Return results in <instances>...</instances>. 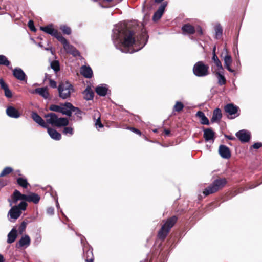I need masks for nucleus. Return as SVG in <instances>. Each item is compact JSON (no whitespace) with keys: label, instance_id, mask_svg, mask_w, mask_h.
<instances>
[{"label":"nucleus","instance_id":"obj_1","mask_svg":"<svg viewBox=\"0 0 262 262\" xmlns=\"http://www.w3.org/2000/svg\"><path fill=\"white\" fill-rule=\"evenodd\" d=\"M134 33L127 29L124 23L115 26L112 36L115 47L122 52L133 53L141 49L146 43L148 36L145 30L135 39Z\"/></svg>","mask_w":262,"mask_h":262},{"label":"nucleus","instance_id":"obj_2","mask_svg":"<svg viewBox=\"0 0 262 262\" xmlns=\"http://www.w3.org/2000/svg\"><path fill=\"white\" fill-rule=\"evenodd\" d=\"M11 208L8 213V218L11 222H15L21 214L22 211L26 209L27 203L21 201L18 205L11 206Z\"/></svg>","mask_w":262,"mask_h":262},{"label":"nucleus","instance_id":"obj_3","mask_svg":"<svg viewBox=\"0 0 262 262\" xmlns=\"http://www.w3.org/2000/svg\"><path fill=\"white\" fill-rule=\"evenodd\" d=\"M45 117L46 119V123L51 124L53 126H66L69 124L67 118H59L55 113L48 114L45 115Z\"/></svg>","mask_w":262,"mask_h":262},{"label":"nucleus","instance_id":"obj_4","mask_svg":"<svg viewBox=\"0 0 262 262\" xmlns=\"http://www.w3.org/2000/svg\"><path fill=\"white\" fill-rule=\"evenodd\" d=\"M59 95L62 99L69 98L71 94L74 92L73 85L68 81L61 82L58 88Z\"/></svg>","mask_w":262,"mask_h":262},{"label":"nucleus","instance_id":"obj_5","mask_svg":"<svg viewBox=\"0 0 262 262\" xmlns=\"http://www.w3.org/2000/svg\"><path fill=\"white\" fill-rule=\"evenodd\" d=\"M177 220V217L176 216H173L167 220L159 231L158 236L159 238L162 239L165 238L170 229L176 223Z\"/></svg>","mask_w":262,"mask_h":262},{"label":"nucleus","instance_id":"obj_6","mask_svg":"<svg viewBox=\"0 0 262 262\" xmlns=\"http://www.w3.org/2000/svg\"><path fill=\"white\" fill-rule=\"evenodd\" d=\"M226 184V180L225 179H217L204 190L203 193L206 196L213 193L223 187Z\"/></svg>","mask_w":262,"mask_h":262},{"label":"nucleus","instance_id":"obj_7","mask_svg":"<svg viewBox=\"0 0 262 262\" xmlns=\"http://www.w3.org/2000/svg\"><path fill=\"white\" fill-rule=\"evenodd\" d=\"M209 67L202 61L196 62L193 68L194 74L198 77H204L209 74Z\"/></svg>","mask_w":262,"mask_h":262},{"label":"nucleus","instance_id":"obj_8","mask_svg":"<svg viewBox=\"0 0 262 262\" xmlns=\"http://www.w3.org/2000/svg\"><path fill=\"white\" fill-rule=\"evenodd\" d=\"M29 195L23 194L18 190H15L10 199H8L10 206L16 204L19 200L22 201H26L28 202Z\"/></svg>","mask_w":262,"mask_h":262},{"label":"nucleus","instance_id":"obj_9","mask_svg":"<svg viewBox=\"0 0 262 262\" xmlns=\"http://www.w3.org/2000/svg\"><path fill=\"white\" fill-rule=\"evenodd\" d=\"M59 41L63 45L64 50L68 53L72 54L75 57L80 55L79 52L75 47L69 44L64 37H60Z\"/></svg>","mask_w":262,"mask_h":262},{"label":"nucleus","instance_id":"obj_10","mask_svg":"<svg viewBox=\"0 0 262 262\" xmlns=\"http://www.w3.org/2000/svg\"><path fill=\"white\" fill-rule=\"evenodd\" d=\"M225 112L228 113V118L233 119L239 115L238 113V107L234 105L233 103L227 104L224 107Z\"/></svg>","mask_w":262,"mask_h":262},{"label":"nucleus","instance_id":"obj_11","mask_svg":"<svg viewBox=\"0 0 262 262\" xmlns=\"http://www.w3.org/2000/svg\"><path fill=\"white\" fill-rule=\"evenodd\" d=\"M40 30L56 37L59 41L60 40V37H63L60 33L53 28V26L52 24L45 27H41Z\"/></svg>","mask_w":262,"mask_h":262},{"label":"nucleus","instance_id":"obj_12","mask_svg":"<svg viewBox=\"0 0 262 262\" xmlns=\"http://www.w3.org/2000/svg\"><path fill=\"white\" fill-rule=\"evenodd\" d=\"M31 239L29 235L25 234L23 235L16 244V247L18 249H26L30 246Z\"/></svg>","mask_w":262,"mask_h":262},{"label":"nucleus","instance_id":"obj_13","mask_svg":"<svg viewBox=\"0 0 262 262\" xmlns=\"http://www.w3.org/2000/svg\"><path fill=\"white\" fill-rule=\"evenodd\" d=\"M236 136L242 142H247L250 138V133L245 129L237 132Z\"/></svg>","mask_w":262,"mask_h":262},{"label":"nucleus","instance_id":"obj_14","mask_svg":"<svg viewBox=\"0 0 262 262\" xmlns=\"http://www.w3.org/2000/svg\"><path fill=\"white\" fill-rule=\"evenodd\" d=\"M219 152L223 158L228 159L231 157L230 150L226 145H221L219 148Z\"/></svg>","mask_w":262,"mask_h":262},{"label":"nucleus","instance_id":"obj_15","mask_svg":"<svg viewBox=\"0 0 262 262\" xmlns=\"http://www.w3.org/2000/svg\"><path fill=\"white\" fill-rule=\"evenodd\" d=\"M13 76L18 80L24 81L26 80V75L23 70L19 68H16L13 70Z\"/></svg>","mask_w":262,"mask_h":262},{"label":"nucleus","instance_id":"obj_16","mask_svg":"<svg viewBox=\"0 0 262 262\" xmlns=\"http://www.w3.org/2000/svg\"><path fill=\"white\" fill-rule=\"evenodd\" d=\"M166 6L167 2H164L160 5L157 11L154 14L153 20L154 21H157L161 17Z\"/></svg>","mask_w":262,"mask_h":262},{"label":"nucleus","instance_id":"obj_17","mask_svg":"<svg viewBox=\"0 0 262 262\" xmlns=\"http://www.w3.org/2000/svg\"><path fill=\"white\" fill-rule=\"evenodd\" d=\"M31 116L32 119L36 123L44 128H48V125L37 113L32 112Z\"/></svg>","mask_w":262,"mask_h":262},{"label":"nucleus","instance_id":"obj_18","mask_svg":"<svg viewBox=\"0 0 262 262\" xmlns=\"http://www.w3.org/2000/svg\"><path fill=\"white\" fill-rule=\"evenodd\" d=\"M31 93L33 94H38L46 99H48L49 97L48 88L46 87L37 88Z\"/></svg>","mask_w":262,"mask_h":262},{"label":"nucleus","instance_id":"obj_19","mask_svg":"<svg viewBox=\"0 0 262 262\" xmlns=\"http://www.w3.org/2000/svg\"><path fill=\"white\" fill-rule=\"evenodd\" d=\"M6 113L8 116L11 118H18L20 116L18 111L13 106H9L6 109Z\"/></svg>","mask_w":262,"mask_h":262},{"label":"nucleus","instance_id":"obj_20","mask_svg":"<svg viewBox=\"0 0 262 262\" xmlns=\"http://www.w3.org/2000/svg\"><path fill=\"white\" fill-rule=\"evenodd\" d=\"M224 51L226 53V55H225L224 61V64L226 68V69L230 72H233L234 70H232L231 67V64L232 63V58L230 55L228 54L227 50L225 49L224 50Z\"/></svg>","mask_w":262,"mask_h":262},{"label":"nucleus","instance_id":"obj_21","mask_svg":"<svg viewBox=\"0 0 262 262\" xmlns=\"http://www.w3.org/2000/svg\"><path fill=\"white\" fill-rule=\"evenodd\" d=\"M80 73L84 77L87 78H90L92 77L93 71L90 67L83 66L80 68Z\"/></svg>","mask_w":262,"mask_h":262},{"label":"nucleus","instance_id":"obj_22","mask_svg":"<svg viewBox=\"0 0 262 262\" xmlns=\"http://www.w3.org/2000/svg\"><path fill=\"white\" fill-rule=\"evenodd\" d=\"M17 236V231L16 228H13L8 234L7 242L8 244L13 243L16 239Z\"/></svg>","mask_w":262,"mask_h":262},{"label":"nucleus","instance_id":"obj_23","mask_svg":"<svg viewBox=\"0 0 262 262\" xmlns=\"http://www.w3.org/2000/svg\"><path fill=\"white\" fill-rule=\"evenodd\" d=\"M47 128L48 130V133L51 138L55 140H59L61 139V134L59 133L57 131H56L55 129L51 128L49 127L48 126V128Z\"/></svg>","mask_w":262,"mask_h":262},{"label":"nucleus","instance_id":"obj_24","mask_svg":"<svg viewBox=\"0 0 262 262\" xmlns=\"http://www.w3.org/2000/svg\"><path fill=\"white\" fill-rule=\"evenodd\" d=\"M222 114L221 110L220 108H216L214 110L213 115L211 119L212 122H219L221 119Z\"/></svg>","mask_w":262,"mask_h":262},{"label":"nucleus","instance_id":"obj_25","mask_svg":"<svg viewBox=\"0 0 262 262\" xmlns=\"http://www.w3.org/2000/svg\"><path fill=\"white\" fill-rule=\"evenodd\" d=\"M214 133L210 128L204 130V138L206 141L212 140L213 141Z\"/></svg>","mask_w":262,"mask_h":262},{"label":"nucleus","instance_id":"obj_26","mask_svg":"<svg viewBox=\"0 0 262 262\" xmlns=\"http://www.w3.org/2000/svg\"><path fill=\"white\" fill-rule=\"evenodd\" d=\"M215 51V47H214L213 49L212 60L214 61V63H215L217 67V71L223 70V68L222 65V63L218 58L217 56L216 55Z\"/></svg>","mask_w":262,"mask_h":262},{"label":"nucleus","instance_id":"obj_27","mask_svg":"<svg viewBox=\"0 0 262 262\" xmlns=\"http://www.w3.org/2000/svg\"><path fill=\"white\" fill-rule=\"evenodd\" d=\"M182 31L185 34H193L195 32L194 27L190 24H185L182 28Z\"/></svg>","mask_w":262,"mask_h":262},{"label":"nucleus","instance_id":"obj_28","mask_svg":"<svg viewBox=\"0 0 262 262\" xmlns=\"http://www.w3.org/2000/svg\"><path fill=\"white\" fill-rule=\"evenodd\" d=\"M222 70L216 71L214 73L217 77L218 83L220 85H224L226 83V80L225 77L222 74Z\"/></svg>","mask_w":262,"mask_h":262},{"label":"nucleus","instance_id":"obj_29","mask_svg":"<svg viewBox=\"0 0 262 262\" xmlns=\"http://www.w3.org/2000/svg\"><path fill=\"white\" fill-rule=\"evenodd\" d=\"M95 91L98 95L104 96L107 94L108 88L105 85H100L96 88Z\"/></svg>","mask_w":262,"mask_h":262},{"label":"nucleus","instance_id":"obj_30","mask_svg":"<svg viewBox=\"0 0 262 262\" xmlns=\"http://www.w3.org/2000/svg\"><path fill=\"white\" fill-rule=\"evenodd\" d=\"M196 116L200 118L201 124L209 125V120L208 118L205 116L203 112L201 111H198L196 113Z\"/></svg>","mask_w":262,"mask_h":262},{"label":"nucleus","instance_id":"obj_31","mask_svg":"<svg viewBox=\"0 0 262 262\" xmlns=\"http://www.w3.org/2000/svg\"><path fill=\"white\" fill-rule=\"evenodd\" d=\"M84 98L87 100H90L93 99L94 97V93L90 88H87L83 92Z\"/></svg>","mask_w":262,"mask_h":262},{"label":"nucleus","instance_id":"obj_32","mask_svg":"<svg viewBox=\"0 0 262 262\" xmlns=\"http://www.w3.org/2000/svg\"><path fill=\"white\" fill-rule=\"evenodd\" d=\"M40 199V198L37 194L32 193L29 194L28 202H32L35 204H37L39 202Z\"/></svg>","mask_w":262,"mask_h":262},{"label":"nucleus","instance_id":"obj_33","mask_svg":"<svg viewBox=\"0 0 262 262\" xmlns=\"http://www.w3.org/2000/svg\"><path fill=\"white\" fill-rule=\"evenodd\" d=\"M10 64V62L7 58L5 55H0V65L7 66L9 69H12L11 67H9Z\"/></svg>","mask_w":262,"mask_h":262},{"label":"nucleus","instance_id":"obj_34","mask_svg":"<svg viewBox=\"0 0 262 262\" xmlns=\"http://www.w3.org/2000/svg\"><path fill=\"white\" fill-rule=\"evenodd\" d=\"M66 106L67 107L71 109V114L72 112L75 113V114L76 115H79L81 114V111L78 108L73 106L71 103H66Z\"/></svg>","mask_w":262,"mask_h":262},{"label":"nucleus","instance_id":"obj_35","mask_svg":"<svg viewBox=\"0 0 262 262\" xmlns=\"http://www.w3.org/2000/svg\"><path fill=\"white\" fill-rule=\"evenodd\" d=\"M61 106V109L60 110L61 111L60 113H62L63 114L66 115L68 116H71V109L67 107L66 106V103H64V105H63L62 106Z\"/></svg>","mask_w":262,"mask_h":262},{"label":"nucleus","instance_id":"obj_36","mask_svg":"<svg viewBox=\"0 0 262 262\" xmlns=\"http://www.w3.org/2000/svg\"><path fill=\"white\" fill-rule=\"evenodd\" d=\"M215 36L217 39L221 37L223 32V29L221 26L219 24L216 25L215 28Z\"/></svg>","mask_w":262,"mask_h":262},{"label":"nucleus","instance_id":"obj_37","mask_svg":"<svg viewBox=\"0 0 262 262\" xmlns=\"http://www.w3.org/2000/svg\"><path fill=\"white\" fill-rule=\"evenodd\" d=\"M86 259H85V261L86 262H93L94 261V258H93V252H92V250H88L86 252Z\"/></svg>","mask_w":262,"mask_h":262},{"label":"nucleus","instance_id":"obj_38","mask_svg":"<svg viewBox=\"0 0 262 262\" xmlns=\"http://www.w3.org/2000/svg\"><path fill=\"white\" fill-rule=\"evenodd\" d=\"M184 105L183 104L179 101H177L176 102L175 105L173 106V111L176 112H180L181 111L183 108H184Z\"/></svg>","mask_w":262,"mask_h":262},{"label":"nucleus","instance_id":"obj_39","mask_svg":"<svg viewBox=\"0 0 262 262\" xmlns=\"http://www.w3.org/2000/svg\"><path fill=\"white\" fill-rule=\"evenodd\" d=\"M51 67L55 72H57L59 71V62L57 60H54L51 62Z\"/></svg>","mask_w":262,"mask_h":262},{"label":"nucleus","instance_id":"obj_40","mask_svg":"<svg viewBox=\"0 0 262 262\" xmlns=\"http://www.w3.org/2000/svg\"><path fill=\"white\" fill-rule=\"evenodd\" d=\"M18 184L24 188H27L28 183L26 179L19 178L17 179Z\"/></svg>","mask_w":262,"mask_h":262},{"label":"nucleus","instance_id":"obj_41","mask_svg":"<svg viewBox=\"0 0 262 262\" xmlns=\"http://www.w3.org/2000/svg\"><path fill=\"white\" fill-rule=\"evenodd\" d=\"M13 171L12 168L9 167H5L0 174V177H4L8 174H9Z\"/></svg>","mask_w":262,"mask_h":262},{"label":"nucleus","instance_id":"obj_42","mask_svg":"<svg viewBox=\"0 0 262 262\" xmlns=\"http://www.w3.org/2000/svg\"><path fill=\"white\" fill-rule=\"evenodd\" d=\"M3 90L4 91L5 95L6 97L10 98L12 97V93L11 90L9 89L8 86H5Z\"/></svg>","mask_w":262,"mask_h":262},{"label":"nucleus","instance_id":"obj_43","mask_svg":"<svg viewBox=\"0 0 262 262\" xmlns=\"http://www.w3.org/2000/svg\"><path fill=\"white\" fill-rule=\"evenodd\" d=\"M60 29L62 30V31L64 34L69 35V34H71V29L67 26H65V25L61 26L60 27Z\"/></svg>","mask_w":262,"mask_h":262},{"label":"nucleus","instance_id":"obj_44","mask_svg":"<svg viewBox=\"0 0 262 262\" xmlns=\"http://www.w3.org/2000/svg\"><path fill=\"white\" fill-rule=\"evenodd\" d=\"M63 133L64 135L69 134L72 135L73 134V129L71 127H65L63 129Z\"/></svg>","mask_w":262,"mask_h":262},{"label":"nucleus","instance_id":"obj_45","mask_svg":"<svg viewBox=\"0 0 262 262\" xmlns=\"http://www.w3.org/2000/svg\"><path fill=\"white\" fill-rule=\"evenodd\" d=\"M61 109V106H59V105H55V104H52V105H50V110L51 111L56 112L60 113Z\"/></svg>","mask_w":262,"mask_h":262},{"label":"nucleus","instance_id":"obj_46","mask_svg":"<svg viewBox=\"0 0 262 262\" xmlns=\"http://www.w3.org/2000/svg\"><path fill=\"white\" fill-rule=\"evenodd\" d=\"M26 226H27V224L26 222H23L20 226V227H19V229H18V231L20 233H23V232L25 231V230L26 229Z\"/></svg>","mask_w":262,"mask_h":262},{"label":"nucleus","instance_id":"obj_47","mask_svg":"<svg viewBox=\"0 0 262 262\" xmlns=\"http://www.w3.org/2000/svg\"><path fill=\"white\" fill-rule=\"evenodd\" d=\"M95 126L97 128H101L103 127V125L100 121V118H98L95 122Z\"/></svg>","mask_w":262,"mask_h":262},{"label":"nucleus","instance_id":"obj_48","mask_svg":"<svg viewBox=\"0 0 262 262\" xmlns=\"http://www.w3.org/2000/svg\"><path fill=\"white\" fill-rule=\"evenodd\" d=\"M28 27L30 28L31 30H32L33 31H35V30H36L35 28V27L34 26L33 22L32 20H29V22H28Z\"/></svg>","mask_w":262,"mask_h":262},{"label":"nucleus","instance_id":"obj_49","mask_svg":"<svg viewBox=\"0 0 262 262\" xmlns=\"http://www.w3.org/2000/svg\"><path fill=\"white\" fill-rule=\"evenodd\" d=\"M252 147H253V148H255V149H259V148H260V147H262V143H259V142L254 143L252 145Z\"/></svg>","mask_w":262,"mask_h":262},{"label":"nucleus","instance_id":"obj_50","mask_svg":"<svg viewBox=\"0 0 262 262\" xmlns=\"http://www.w3.org/2000/svg\"><path fill=\"white\" fill-rule=\"evenodd\" d=\"M50 85L51 87L55 88L57 86V83L56 81H55L53 80L50 79Z\"/></svg>","mask_w":262,"mask_h":262},{"label":"nucleus","instance_id":"obj_51","mask_svg":"<svg viewBox=\"0 0 262 262\" xmlns=\"http://www.w3.org/2000/svg\"><path fill=\"white\" fill-rule=\"evenodd\" d=\"M129 129L130 130H132L133 132H134V133H136L137 134H138V135H140L141 134V132L139 130H138V129H136L135 128L129 127Z\"/></svg>","mask_w":262,"mask_h":262},{"label":"nucleus","instance_id":"obj_52","mask_svg":"<svg viewBox=\"0 0 262 262\" xmlns=\"http://www.w3.org/2000/svg\"><path fill=\"white\" fill-rule=\"evenodd\" d=\"M54 211V208L52 207H49L47 210V212L49 215L53 214Z\"/></svg>","mask_w":262,"mask_h":262},{"label":"nucleus","instance_id":"obj_53","mask_svg":"<svg viewBox=\"0 0 262 262\" xmlns=\"http://www.w3.org/2000/svg\"><path fill=\"white\" fill-rule=\"evenodd\" d=\"M0 85L2 89L8 85L3 79H0Z\"/></svg>","mask_w":262,"mask_h":262},{"label":"nucleus","instance_id":"obj_54","mask_svg":"<svg viewBox=\"0 0 262 262\" xmlns=\"http://www.w3.org/2000/svg\"><path fill=\"white\" fill-rule=\"evenodd\" d=\"M0 85L2 89L8 85L3 79H0Z\"/></svg>","mask_w":262,"mask_h":262},{"label":"nucleus","instance_id":"obj_55","mask_svg":"<svg viewBox=\"0 0 262 262\" xmlns=\"http://www.w3.org/2000/svg\"><path fill=\"white\" fill-rule=\"evenodd\" d=\"M196 31L200 34V35H202L203 34V31L202 30V29L200 28V27H198L197 29H196Z\"/></svg>","mask_w":262,"mask_h":262},{"label":"nucleus","instance_id":"obj_56","mask_svg":"<svg viewBox=\"0 0 262 262\" xmlns=\"http://www.w3.org/2000/svg\"><path fill=\"white\" fill-rule=\"evenodd\" d=\"M4 257L2 254H0V262H4Z\"/></svg>","mask_w":262,"mask_h":262},{"label":"nucleus","instance_id":"obj_57","mask_svg":"<svg viewBox=\"0 0 262 262\" xmlns=\"http://www.w3.org/2000/svg\"><path fill=\"white\" fill-rule=\"evenodd\" d=\"M44 49H45V50H46L47 51H50L51 53L52 54H53V51L51 48H45Z\"/></svg>","mask_w":262,"mask_h":262},{"label":"nucleus","instance_id":"obj_58","mask_svg":"<svg viewBox=\"0 0 262 262\" xmlns=\"http://www.w3.org/2000/svg\"><path fill=\"white\" fill-rule=\"evenodd\" d=\"M41 240L40 237L37 238L35 241V243H39Z\"/></svg>","mask_w":262,"mask_h":262},{"label":"nucleus","instance_id":"obj_59","mask_svg":"<svg viewBox=\"0 0 262 262\" xmlns=\"http://www.w3.org/2000/svg\"><path fill=\"white\" fill-rule=\"evenodd\" d=\"M164 132L166 135H168L170 134V132L168 130H165Z\"/></svg>","mask_w":262,"mask_h":262},{"label":"nucleus","instance_id":"obj_60","mask_svg":"<svg viewBox=\"0 0 262 262\" xmlns=\"http://www.w3.org/2000/svg\"><path fill=\"white\" fill-rule=\"evenodd\" d=\"M5 185V184H4L3 183H0V187H2L4 186Z\"/></svg>","mask_w":262,"mask_h":262},{"label":"nucleus","instance_id":"obj_61","mask_svg":"<svg viewBox=\"0 0 262 262\" xmlns=\"http://www.w3.org/2000/svg\"><path fill=\"white\" fill-rule=\"evenodd\" d=\"M37 45L39 47H40L41 48H43V46L42 45V44L40 42L38 43Z\"/></svg>","mask_w":262,"mask_h":262},{"label":"nucleus","instance_id":"obj_62","mask_svg":"<svg viewBox=\"0 0 262 262\" xmlns=\"http://www.w3.org/2000/svg\"><path fill=\"white\" fill-rule=\"evenodd\" d=\"M163 1V0H155L156 2H157V3H160Z\"/></svg>","mask_w":262,"mask_h":262},{"label":"nucleus","instance_id":"obj_63","mask_svg":"<svg viewBox=\"0 0 262 262\" xmlns=\"http://www.w3.org/2000/svg\"><path fill=\"white\" fill-rule=\"evenodd\" d=\"M227 138L230 140H232L233 139V138L230 137V136H227Z\"/></svg>","mask_w":262,"mask_h":262},{"label":"nucleus","instance_id":"obj_64","mask_svg":"<svg viewBox=\"0 0 262 262\" xmlns=\"http://www.w3.org/2000/svg\"><path fill=\"white\" fill-rule=\"evenodd\" d=\"M105 2H112L113 0H103Z\"/></svg>","mask_w":262,"mask_h":262}]
</instances>
